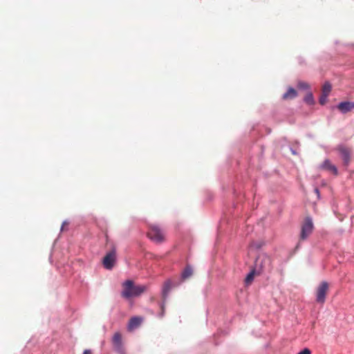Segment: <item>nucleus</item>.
Here are the masks:
<instances>
[{
    "mask_svg": "<svg viewBox=\"0 0 354 354\" xmlns=\"http://www.w3.org/2000/svg\"><path fill=\"white\" fill-rule=\"evenodd\" d=\"M123 290L121 292L122 296L125 299L136 297L141 295L147 290L145 285H135L133 281L127 279L123 283Z\"/></svg>",
    "mask_w": 354,
    "mask_h": 354,
    "instance_id": "obj_1",
    "label": "nucleus"
},
{
    "mask_svg": "<svg viewBox=\"0 0 354 354\" xmlns=\"http://www.w3.org/2000/svg\"><path fill=\"white\" fill-rule=\"evenodd\" d=\"M116 261V248L115 245H112L111 249L106 253L102 259V265L105 269L111 270L114 267Z\"/></svg>",
    "mask_w": 354,
    "mask_h": 354,
    "instance_id": "obj_2",
    "label": "nucleus"
},
{
    "mask_svg": "<svg viewBox=\"0 0 354 354\" xmlns=\"http://www.w3.org/2000/svg\"><path fill=\"white\" fill-rule=\"evenodd\" d=\"M270 266V259L266 255L258 256L254 261V268L258 274H261L265 270L269 269Z\"/></svg>",
    "mask_w": 354,
    "mask_h": 354,
    "instance_id": "obj_3",
    "label": "nucleus"
},
{
    "mask_svg": "<svg viewBox=\"0 0 354 354\" xmlns=\"http://www.w3.org/2000/svg\"><path fill=\"white\" fill-rule=\"evenodd\" d=\"M313 223L311 217H306L301 225L300 238L302 240L306 239L313 230Z\"/></svg>",
    "mask_w": 354,
    "mask_h": 354,
    "instance_id": "obj_4",
    "label": "nucleus"
},
{
    "mask_svg": "<svg viewBox=\"0 0 354 354\" xmlns=\"http://www.w3.org/2000/svg\"><path fill=\"white\" fill-rule=\"evenodd\" d=\"M147 236L149 239L156 243L162 242L164 239L161 230L156 225L152 226L150 228L147 232Z\"/></svg>",
    "mask_w": 354,
    "mask_h": 354,
    "instance_id": "obj_5",
    "label": "nucleus"
},
{
    "mask_svg": "<svg viewBox=\"0 0 354 354\" xmlns=\"http://www.w3.org/2000/svg\"><path fill=\"white\" fill-rule=\"evenodd\" d=\"M114 351L118 354H125L122 336L118 332L115 333L112 338Z\"/></svg>",
    "mask_w": 354,
    "mask_h": 354,
    "instance_id": "obj_6",
    "label": "nucleus"
},
{
    "mask_svg": "<svg viewBox=\"0 0 354 354\" xmlns=\"http://www.w3.org/2000/svg\"><path fill=\"white\" fill-rule=\"evenodd\" d=\"M328 288V283L326 281H324L319 284L316 294V300L317 302L322 304L324 303Z\"/></svg>",
    "mask_w": 354,
    "mask_h": 354,
    "instance_id": "obj_7",
    "label": "nucleus"
},
{
    "mask_svg": "<svg viewBox=\"0 0 354 354\" xmlns=\"http://www.w3.org/2000/svg\"><path fill=\"white\" fill-rule=\"evenodd\" d=\"M337 151L343 160L344 165L346 166L348 165L351 160V153L349 149L345 147L343 145H339L337 147Z\"/></svg>",
    "mask_w": 354,
    "mask_h": 354,
    "instance_id": "obj_8",
    "label": "nucleus"
},
{
    "mask_svg": "<svg viewBox=\"0 0 354 354\" xmlns=\"http://www.w3.org/2000/svg\"><path fill=\"white\" fill-rule=\"evenodd\" d=\"M335 107L342 113L345 114L354 109V102L342 101Z\"/></svg>",
    "mask_w": 354,
    "mask_h": 354,
    "instance_id": "obj_9",
    "label": "nucleus"
},
{
    "mask_svg": "<svg viewBox=\"0 0 354 354\" xmlns=\"http://www.w3.org/2000/svg\"><path fill=\"white\" fill-rule=\"evenodd\" d=\"M322 169L327 170L332 172L334 175H337L338 170L335 165H333L328 159H326L322 164L319 165Z\"/></svg>",
    "mask_w": 354,
    "mask_h": 354,
    "instance_id": "obj_10",
    "label": "nucleus"
},
{
    "mask_svg": "<svg viewBox=\"0 0 354 354\" xmlns=\"http://www.w3.org/2000/svg\"><path fill=\"white\" fill-rule=\"evenodd\" d=\"M171 287H172V283H171V280H167L162 288V296L163 297V300L162 301H167V299L168 297V295L171 289Z\"/></svg>",
    "mask_w": 354,
    "mask_h": 354,
    "instance_id": "obj_11",
    "label": "nucleus"
},
{
    "mask_svg": "<svg viewBox=\"0 0 354 354\" xmlns=\"http://www.w3.org/2000/svg\"><path fill=\"white\" fill-rule=\"evenodd\" d=\"M142 322V318L138 316L132 317L128 323L127 327L129 330H132L138 327Z\"/></svg>",
    "mask_w": 354,
    "mask_h": 354,
    "instance_id": "obj_12",
    "label": "nucleus"
},
{
    "mask_svg": "<svg viewBox=\"0 0 354 354\" xmlns=\"http://www.w3.org/2000/svg\"><path fill=\"white\" fill-rule=\"evenodd\" d=\"M297 95V92L293 87H289L288 91L283 94V99H294Z\"/></svg>",
    "mask_w": 354,
    "mask_h": 354,
    "instance_id": "obj_13",
    "label": "nucleus"
},
{
    "mask_svg": "<svg viewBox=\"0 0 354 354\" xmlns=\"http://www.w3.org/2000/svg\"><path fill=\"white\" fill-rule=\"evenodd\" d=\"M192 272H193V270H192V266L189 265H187L185 268V269L183 270V272L180 274V277L182 279H185L189 277L192 274Z\"/></svg>",
    "mask_w": 354,
    "mask_h": 354,
    "instance_id": "obj_14",
    "label": "nucleus"
},
{
    "mask_svg": "<svg viewBox=\"0 0 354 354\" xmlns=\"http://www.w3.org/2000/svg\"><path fill=\"white\" fill-rule=\"evenodd\" d=\"M304 102L310 106H313L315 104V101L314 99L313 94L311 91H309L304 98Z\"/></svg>",
    "mask_w": 354,
    "mask_h": 354,
    "instance_id": "obj_15",
    "label": "nucleus"
},
{
    "mask_svg": "<svg viewBox=\"0 0 354 354\" xmlns=\"http://www.w3.org/2000/svg\"><path fill=\"white\" fill-rule=\"evenodd\" d=\"M255 274H258L257 271L254 268H253L246 275L245 279V283H251L254 280V277Z\"/></svg>",
    "mask_w": 354,
    "mask_h": 354,
    "instance_id": "obj_16",
    "label": "nucleus"
},
{
    "mask_svg": "<svg viewBox=\"0 0 354 354\" xmlns=\"http://www.w3.org/2000/svg\"><path fill=\"white\" fill-rule=\"evenodd\" d=\"M158 305L160 308V312L159 313H158L157 317L158 318H162L165 316V313L166 301H162L161 302L159 303Z\"/></svg>",
    "mask_w": 354,
    "mask_h": 354,
    "instance_id": "obj_17",
    "label": "nucleus"
},
{
    "mask_svg": "<svg viewBox=\"0 0 354 354\" xmlns=\"http://www.w3.org/2000/svg\"><path fill=\"white\" fill-rule=\"evenodd\" d=\"M332 86L329 82H326L322 87V93H325V95H328L331 91Z\"/></svg>",
    "mask_w": 354,
    "mask_h": 354,
    "instance_id": "obj_18",
    "label": "nucleus"
},
{
    "mask_svg": "<svg viewBox=\"0 0 354 354\" xmlns=\"http://www.w3.org/2000/svg\"><path fill=\"white\" fill-rule=\"evenodd\" d=\"M297 86L301 90H309L310 89L309 84L307 82H303V81L299 82L297 84Z\"/></svg>",
    "mask_w": 354,
    "mask_h": 354,
    "instance_id": "obj_19",
    "label": "nucleus"
},
{
    "mask_svg": "<svg viewBox=\"0 0 354 354\" xmlns=\"http://www.w3.org/2000/svg\"><path fill=\"white\" fill-rule=\"evenodd\" d=\"M327 95H325V93H322L321 96L319 98V102L321 105H324L327 101L328 99Z\"/></svg>",
    "mask_w": 354,
    "mask_h": 354,
    "instance_id": "obj_20",
    "label": "nucleus"
},
{
    "mask_svg": "<svg viewBox=\"0 0 354 354\" xmlns=\"http://www.w3.org/2000/svg\"><path fill=\"white\" fill-rule=\"evenodd\" d=\"M297 354H311V351L309 348H305L299 351Z\"/></svg>",
    "mask_w": 354,
    "mask_h": 354,
    "instance_id": "obj_21",
    "label": "nucleus"
},
{
    "mask_svg": "<svg viewBox=\"0 0 354 354\" xmlns=\"http://www.w3.org/2000/svg\"><path fill=\"white\" fill-rule=\"evenodd\" d=\"M68 221H63V223H62V226H61V228H60V230H61V231H63V230H64V229L65 225H68Z\"/></svg>",
    "mask_w": 354,
    "mask_h": 354,
    "instance_id": "obj_22",
    "label": "nucleus"
},
{
    "mask_svg": "<svg viewBox=\"0 0 354 354\" xmlns=\"http://www.w3.org/2000/svg\"><path fill=\"white\" fill-rule=\"evenodd\" d=\"M290 150L293 155H297V151L292 147H290Z\"/></svg>",
    "mask_w": 354,
    "mask_h": 354,
    "instance_id": "obj_23",
    "label": "nucleus"
},
{
    "mask_svg": "<svg viewBox=\"0 0 354 354\" xmlns=\"http://www.w3.org/2000/svg\"><path fill=\"white\" fill-rule=\"evenodd\" d=\"M82 354H92L91 351L90 349H86L84 351Z\"/></svg>",
    "mask_w": 354,
    "mask_h": 354,
    "instance_id": "obj_24",
    "label": "nucleus"
},
{
    "mask_svg": "<svg viewBox=\"0 0 354 354\" xmlns=\"http://www.w3.org/2000/svg\"><path fill=\"white\" fill-rule=\"evenodd\" d=\"M299 59V64H304V59H303V58H301V57H299V59Z\"/></svg>",
    "mask_w": 354,
    "mask_h": 354,
    "instance_id": "obj_25",
    "label": "nucleus"
},
{
    "mask_svg": "<svg viewBox=\"0 0 354 354\" xmlns=\"http://www.w3.org/2000/svg\"><path fill=\"white\" fill-rule=\"evenodd\" d=\"M315 191L316 194H317V196L319 197V189L317 188H315Z\"/></svg>",
    "mask_w": 354,
    "mask_h": 354,
    "instance_id": "obj_26",
    "label": "nucleus"
}]
</instances>
